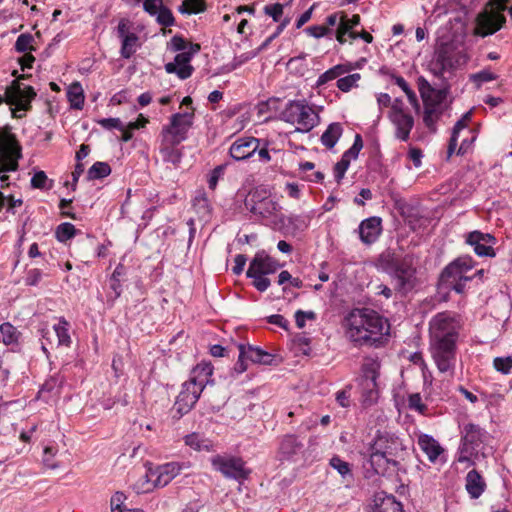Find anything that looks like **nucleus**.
<instances>
[{"instance_id": "nucleus-1", "label": "nucleus", "mask_w": 512, "mask_h": 512, "mask_svg": "<svg viewBox=\"0 0 512 512\" xmlns=\"http://www.w3.org/2000/svg\"><path fill=\"white\" fill-rule=\"evenodd\" d=\"M346 336L359 346L378 348L389 336L390 324L371 308H354L345 317Z\"/></svg>"}, {"instance_id": "nucleus-2", "label": "nucleus", "mask_w": 512, "mask_h": 512, "mask_svg": "<svg viewBox=\"0 0 512 512\" xmlns=\"http://www.w3.org/2000/svg\"><path fill=\"white\" fill-rule=\"evenodd\" d=\"M378 261L383 271L392 278L394 290L401 296H406L418 285V260L413 254L400 257L387 250L380 255Z\"/></svg>"}, {"instance_id": "nucleus-3", "label": "nucleus", "mask_w": 512, "mask_h": 512, "mask_svg": "<svg viewBox=\"0 0 512 512\" xmlns=\"http://www.w3.org/2000/svg\"><path fill=\"white\" fill-rule=\"evenodd\" d=\"M283 121L297 125L296 130L309 132L319 122V116L306 100H290L280 113Z\"/></svg>"}, {"instance_id": "nucleus-4", "label": "nucleus", "mask_w": 512, "mask_h": 512, "mask_svg": "<svg viewBox=\"0 0 512 512\" xmlns=\"http://www.w3.org/2000/svg\"><path fill=\"white\" fill-rule=\"evenodd\" d=\"M456 341L448 339H431L430 351L432 358L441 373L454 374L456 363Z\"/></svg>"}, {"instance_id": "nucleus-5", "label": "nucleus", "mask_w": 512, "mask_h": 512, "mask_svg": "<svg viewBox=\"0 0 512 512\" xmlns=\"http://www.w3.org/2000/svg\"><path fill=\"white\" fill-rule=\"evenodd\" d=\"M380 364L376 360H369L362 366V376L359 386L361 401L364 406L373 405L379 397L377 379L379 377Z\"/></svg>"}, {"instance_id": "nucleus-6", "label": "nucleus", "mask_w": 512, "mask_h": 512, "mask_svg": "<svg viewBox=\"0 0 512 512\" xmlns=\"http://www.w3.org/2000/svg\"><path fill=\"white\" fill-rule=\"evenodd\" d=\"M24 78L25 75H22L17 80L12 81L11 85L6 88L5 95H0V105L6 102L24 111L31 108V101L35 98L36 92L31 86H23L20 83V79Z\"/></svg>"}, {"instance_id": "nucleus-7", "label": "nucleus", "mask_w": 512, "mask_h": 512, "mask_svg": "<svg viewBox=\"0 0 512 512\" xmlns=\"http://www.w3.org/2000/svg\"><path fill=\"white\" fill-rule=\"evenodd\" d=\"M486 431L479 425L469 423L464 426L461 437L459 462H469L470 457L477 453L486 438Z\"/></svg>"}, {"instance_id": "nucleus-8", "label": "nucleus", "mask_w": 512, "mask_h": 512, "mask_svg": "<svg viewBox=\"0 0 512 512\" xmlns=\"http://www.w3.org/2000/svg\"><path fill=\"white\" fill-rule=\"evenodd\" d=\"M211 464L224 477L240 483L246 480L250 474V470L245 467L244 461L239 457L216 455L212 457Z\"/></svg>"}, {"instance_id": "nucleus-9", "label": "nucleus", "mask_w": 512, "mask_h": 512, "mask_svg": "<svg viewBox=\"0 0 512 512\" xmlns=\"http://www.w3.org/2000/svg\"><path fill=\"white\" fill-rule=\"evenodd\" d=\"M459 321L455 314L445 311L435 315L430 321V339L458 338Z\"/></svg>"}, {"instance_id": "nucleus-10", "label": "nucleus", "mask_w": 512, "mask_h": 512, "mask_svg": "<svg viewBox=\"0 0 512 512\" xmlns=\"http://www.w3.org/2000/svg\"><path fill=\"white\" fill-rule=\"evenodd\" d=\"M506 23L505 16L494 8L486 7L475 20L474 35L486 37L499 31Z\"/></svg>"}, {"instance_id": "nucleus-11", "label": "nucleus", "mask_w": 512, "mask_h": 512, "mask_svg": "<svg viewBox=\"0 0 512 512\" xmlns=\"http://www.w3.org/2000/svg\"><path fill=\"white\" fill-rule=\"evenodd\" d=\"M246 206L254 215H259L264 219L276 216L281 210L277 200L267 196L265 190L256 189L246 201Z\"/></svg>"}, {"instance_id": "nucleus-12", "label": "nucleus", "mask_w": 512, "mask_h": 512, "mask_svg": "<svg viewBox=\"0 0 512 512\" xmlns=\"http://www.w3.org/2000/svg\"><path fill=\"white\" fill-rule=\"evenodd\" d=\"M193 116V113L189 112L173 114L170 124L163 127L162 134L171 137L172 145L180 144L187 138V133L193 124Z\"/></svg>"}, {"instance_id": "nucleus-13", "label": "nucleus", "mask_w": 512, "mask_h": 512, "mask_svg": "<svg viewBox=\"0 0 512 512\" xmlns=\"http://www.w3.org/2000/svg\"><path fill=\"white\" fill-rule=\"evenodd\" d=\"M199 50V44H190L188 51L178 53L173 62L165 64L166 72L176 74L182 80L189 78L194 71V68L190 65V61Z\"/></svg>"}, {"instance_id": "nucleus-14", "label": "nucleus", "mask_w": 512, "mask_h": 512, "mask_svg": "<svg viewBox=\"0 0 512 512\" xmlns=\"http://www.w3.org/2000/svg\"><path fill=\"white\" fill-rule=\"evenodd\" d=\"M182 468L183 465L178 462H169L150 468L146 473L147 481L152 483L153 487H164L180 473Z\"/></svg>"}, {"instance_id": "nucleus-15", "label": "nucleus", "mask_w": 512, "mask_h": 512, "mask_svg": "<svg viewBox=\"0 0 512 512\" xmlns=\"http://www.w3.org/2000/svg\"><path fill=\"white\" fill-rule=\"evenodd\" d=\"M496 242L497 240L494 235L478 230L468 233L466 237V243L473 246L475 254L480 257H495L496 252L493 246Z\"/></svg>"}, {"instance_id": "nucleus-16", "label": "nucleus", "mask_w": 512, "mask_h": 512, "mask_svg": "<svg viewBox=\"0 0 512 512\" xmlns=\"http://www.w3.org/2000/svg\"><path fill=\"white\" fill-rule=\"evenodd\" d=\"M279 264L265 251H259L251 260L246 276L268 275L277 271Z\"/></svg>"}, {"instance_id": "nucleus-17", "label": "nucleus", "mask_w": 512, "mask_h": 512, "mask_svg": "<svg viewBox=\"0 0 512 512\" xmlns=\"http://www.w3.org/2000/svg\"><path fill=\"white\" fill-rule=\"evenodd\" d=\"M201 393V388L193 387L184 382L182 384V389L174 403V408L181 416L187 414L196 404Z\"/></svg>"}, {"instance_id": "nucleus-18", "label": "nucleus", "mask_w": 512, "mask_h": 512, "mask_svg": "<svg viewBox=\"0 0 512 512\" xmlns=\"http://www.w3.org/2000/svg\"><path fill=\"white\" fill-rule=\"evenodd\" d=\"M259 139L254 137H241L233 142L229 149L230 156L241 161L253 156L259 148Z\"/></svg>"}, {"instance_id": "nucleus-19", "label": "nucleus", "mask_w": 512, "mask_h": 512, "mask_svg": "<svg viewBox=\"0 0 512 512\" xmlns=\"http://www.w3.org/2000/svg\"><path fill=\"white\" fill-rule=\"evenodd\" d=\"M369 459L367 460L365 467L369 465L371 470L378 475H385L390 466L393 467V471L398 470L399 461L389 458L377 449H372Z\"/></svg>"}, {"instance_id": "nucleus-20", "label": "nucleus", "mask_w": 512, "mask_h": 512, "mask_svg": "<svg viewBox=\"0 0 512 512\" xmlns=\"http://www.w3.org/2000/svg\"><path fill=\"white\" fill-rule=\"evenodd\" d=\"M212 374L213 366L210 363H200L192 369L190 378L186 383L193 387L201 388V392H203L208 384H213Z\"/></svg>"}, {"instance_id": "nucleus-21", "label": "nucleus", "mask_w": 512, "mask_h": 512, "mask_svg": "<svg viewBox=\"0 0 512 512\" xmlns=\"http://www.w3.org/2000/svg\"><path fill=\"white\" fill-rule=\"evenodd\" d=\"M359 236L363 243L372 244L374 243L381 234V218L370 217L363 220L359 225Z\"/></svg>"}, {"instance_id": "nucleus-22", "label": "nucleus", "mask_w": 512, "mask_h": 512, "mask_svg": "<svg viewBox=\"0 0 512 512\" xmlns=\"http://www.w3.org/2000/svg\"><path fill=\"white\" fill-rule=\"evenodd\" d=\"M389 118L396 127V138L401 141H407L414 126L413 116L408 113H398L390 114Z\"/></svg>"}, {"instance_id": "nucleus-23", "label": "nucleus", "mask_w": 512, "mask_h": 512, "mask_svg": "<svg viewBox=\"0 0 512 512\" xmlns=\"http://www.w3.org/2000/svg\"><path fill=\"white\" fill-rule=\"evenodd\" d=\"M474 261L470 256H463L455 259L441 272V279L449 280L451 277H461L465 272L472 269Z\"/></svg>"}, {"instance_id": "nucleus-24", "label": "nucleus", "mask_w": 512, "mask_h": 512, "mask_svg": "<svg viewBox=\"0 0 512 512\" xmlns=\"http://www.w3.org/2000/svg\"><path fill=\"white\" fill-rule=\"evenodd\" d=\"M486 482L476 470H470L465 477V489L471 499H478L486 490Z\"/></svg>"}, {"instance_id": "nucleus-25", "label": "nucleus", "mask_w": 512, "mask_h": 512, "mask_svg": "<svg viewBox=\"0 0 512 512\" xmlns=\"http://www.w3.org/2000/svg\"><path fill=\"white\" fill-rule=\"evenodd\" d=\"M433 57L450 70L454 69L459 63V54L450 43H441L436 48Z\"/></svg>"}, {"instance_id": "nucleus-26", "label": "nucleus", "mask_w": 512, "mask_h": 512, "mask_svg": "<svg viewBox=\"0 0 512 512\" xmlns=\"http://www.w3.org/2000/svg\"><path fill=\"white\" fill-rule=\"evenodd\" d=\"M238 349L242 356H246L253 363L270 365L273 361V355L259 347L239 344Z\"/></svg>"}, {"instance_id": "nucleus-27", "label": "nucleus", "mask_w": 512, "mask_h": 512, "mask_svg": "<svg viewBox=\"0 0 512 512\" xmlns=\"http://www.w3.org/2000/svg\"><path fill=\"white\" fill-rule=\"evenodd\" d=\"M372 449H377L392 458L397 456L399 451H403V446L398 437L379 436Z\"/></svg>"}, {"instance_id": "nucleus-28", "label": "nucleus", "mask_w": 512, "mask_h": 512, "mask_svg": "<svg viewBox=\"0 0 512 512\" xmlns=\"http://www.w3.org/2000/svg\"><path fill=\"white\" fill-rule=\"evenodd\" d=\"M418 445L433 463H435L438 457L444 452L440 444L432 436L427 434H422L419 437Z\"/></svg>"}, {"instance_id": "nucleus-29", "label": "nucleus", "mask_w": 512, "mask_h": 512, "mask_svg": "<svg viewBox=\"0 0 512 512\" xmlns=\"http://www.w3.org/2000/svg\"><path fill=\"white\" fill-rule=\"evenodd\" d=\"M374 512H403L402 504L393 495L378 493L375 496Z\"/></svg>"}, {"instance_id": "nucleus-30", "label": "nucleus", "mask_w": 512, "mask_h": 512, "mask_svg": "<svg viewBox=\"0 0 512 512\" xmlns=\"http://www.w3.org/2000/svg\"><path fill=\"white\" fill-rule=\"evenodd\" d=\"M192 206L201 220H209L212 208L204 190H199L196 192Z\"/></svg>"}, {"instance_id": "nucleus-31", "label": "nucleus", "mask_w": 512, "mask_h": 512, "mask_svg": "<svg viewBox=\"0 0 512 512\" xmlns=\"http://www.w3.org/2000/svg\"><path fill=\"white\" fill-rule=\"evenodd\" d=\"M303 446V442L296 435L289 434L282 438L279 451L284 457L289 458L300 452Z\"/></svg>"}, {"instance_id": "nucleus-32", "label": "nucleus", "mask_w": 512, "mask_h": 512, "mask_svg": "<svg viewBox=\"0 0 512 512\" xmlns=\"http://www.w3.org/2000/svg\"><path fill=\"white\" fill-rule=\"evenodd\" d=\"M343 133L342 125L334 122L328 125L327 129L321 136V143L328 149H332Z\"/></svg>"}, {"instance_id": "nucleus-33", "label": "nucleus", "mask_w": 512, "mask_h": 512, "mask_svg": "<svg viewBox=\"0 0 512 512\" xmlns=\"http://www.w3.org/2000/svg\"><path fill=\"white\" fill-rule=\"evenodd\" d=\"M185 444L196 451H210L212 442L199 433H191L186 435Z\"/></svg>"}, {"instance_id": "nucleus-34", "label": "nucleus", "mask_w": 512, "mask_h": 512, "mask_svg": "<svg viewBox=\"0 0 512 512\" xmlns=\"http://www.w3.org/2000/svg\"><path fill=\"white\" fill-rule=\"evenodd\" d=\"M67 98L74 109H82L84 104V92L79 82L72 83L67 90Z\"/></svg>"}, {"instance_id": "nucleus-35", "label": "nucleus", "mask_w": 512, "mask_h": 512, "mask_svg": "<svg viewBox=\"0 0 512 512\" xmlns=\"http://www.w3.org/2000/svg\"><path fill=\"white\" fill-rule=\"evenodd\" d=\"M425 102V110L423 122L431 132H436V122L442 114V109L436 106H430L428 101Z\"/></svg>"}, {"instance_id": "nucleus-36", "label": "nucleus", "mask_w": 512, "mask_h": 512, "mask_svg": "<svg viewBox=\"0 0 512 512\" xmlns=\"http://www.w3.org/2000/svg\"><path fill=\"white\" fill-rule=\"evenodd\" d=\"M139 37L135 33H130L121 40L120 54L123 58L129 59L137 51L139 46Z\"/></svg>"}, {"instance_id": "nucleus-37", "label": "nucleus", "mask_w": 512, "mask_h": 512, "mask_svg": "<svg viewBox=\"0 0 512 512\" xmlns=\"http://www.w3.org/2000/svg\"><path fill=\"white\" fill-rule=\"evenodd\" d=\"M69 322L61 317L59 322L53 326L58 339V345L69 347L71 344V337L69 335Z\"/></svg>"}, {"instance_id": "nucleus-38", "label": "nucleus", "mask_w": 512, "mask_h": 512, "mask_svg": "<svg viewBox=\"0 0 512 512\" xmlns=\"http://www.w3.org/2000/svg\"><path fill=\"white\" fill-rule=\"evenodd\" d=\"M19 335L20 333L11 323L5 322L0 325V342H3L5 345L16 343Z\"/></svg>"}, {"instance_id": "nucleus-39", "label": "nucleus", "mask_w": 512, "mask_h": 512, "mask_svg": "<svg viewBox=\"0 0 512 512\" xmlns=\"http://www.w3.org/2000/svg\"><path fill=\"white\" fill-rule=\"evenodd\" d=\"M206 10V4L204 0H184L183 3L178 7V11L181 14H198Z\"/></svg>"}, {"instance_id": "nucleus-40", "label": "nucleus", "mask_w": 512, "mask_h": 512, "mask_svg": "<svg viewBox=\"0 0 512 512\" xmlns=\"http://www.w3.org/2000/svg\"><path fill=\"white\" fill-rule=\"evenodd\" d=\"M111 174V167L107 162H95L88 170V180H96Z\"/></svg>"}, {"instance_id": "nucleus-41", "label": "nucleus", "mask_w": 512, "mask_h": 512, "mask_svg": "<svg viewBox=\"0 0 512 512\" xmlns=\"http://www.w3.org/2000/svg\"><path fill=\"white\" fill-rule=\"evenodd\" d=\"M473 277H467L461 275V277H451L449 280H444L440 278V284L445 285L446 288L454 290L456 293H463L466 288V282L470 281Z\"/></svg>"}, {"instance_id": "nucleus-42", "label": "nucleus", "mask_w": 512, "mask_h": 512, "mask_svg": "<svg viewBox=\"0 0 512 512\" xmlns=\"http://www.w3.org/2000/svg\"><path fill=\"white\" fill-rule=\"evenodd\" d=\"M76 233L75 226L69 222L61 223L55 231L56 238L59 242H66Z\"/></svg>"}, {"instance_id": "nucleus-43", "label": "nucleus", "mask_w": 512, "mask_h": 512, "mask_svg": "<svg viewBox=\"0 0 512 512\" xmlns=\"http://www.w3.org/2000/svg\"><path fill=\"white\" fill-rule=\"evenodd\" d=\"M392 78L395 84L399 86L402 89V91L406 94L409 103L414 107H418L419 104L417 96L415 92L410 88L407 81L401 76H393Z\"/></svg>"}, {"instance_id": "nucleus-44", "label": "nucleus", "mask_w": 512, "mask_h": 512, "mask_svg": "<svg viewBox=\"0 0 512 512\" xmlns=\"http://www.w3.org/2000/svg\"><path fill=\"white\" fill-rule=\"evenodd\" d=\"M497 76L488 69L481 70L471 74L469 80L475 84L476 88H480L484 83L493 81Z\"/></svg>"}, {"instance_id": "nucleus-45", "label": "nucleus", "mask_w": 512, "mask_h": 512, "mask_svg": "<svg viewBox=\"0 0 512 512\" xmlns=\"http://www.w3.org/2000/svg\"><path fill=\"white\" fill-rule=\"evenodd\" d=\"M330 465L333 467L343 478L347 476L352 477L350 464L342 460L339 456H333L330 459Z\"/></svg>"}, {"instance_id": "nucleus-46", "label": "nucleus", "mask_w": 512, "mask_h": 512, "mask_svg": "<svg viewBox=\"0 0 512 512\" xmlns=\"http://www.w3.org/2000/svg\"><path fill=\"white\" fill-rule=\"evenodd\" d=\"M161 154L165 162L172 163L175 166H177L182 159V153L180 150L170 146L162 148Z\"/></svg>"}, {"instance_id": "nucleus-47", "label": "nucleus", "mask_w": 512, "mask_h": 512, "mask_svg": "<svg viewBox=\"0 0 512 512\" xmlns=\"http://www.w3.org/2000/svg\"><path fill=\"white\" fill-rule=\"evenodd\" d=\"M34 38L30 33H23L18 36L15 42V50L19 53H25L28 50H34L32 42Z\"/></svg>"}, {"instance_id": "nucleus-48", "label": "nucleus", "mask_w": 512, "mask_h": 512, "mask_svg": "<svg viewBox=\"0 0 512 512\" xmlns=\"http://www.w3.org/2000/svg\"><path fill=\"white\" fill-rule=\"evenodd\" d=\"M361 76L359 73L347 75L337 80V87L343 92H348L356 86V83L360 80Z\"/></svg>"}, {"instance_id": "nucleus-49", "label": "nucleus", "mask_w": 512, "mask_h": 512, "mask_svg": "<svg viewBox=\"0 0 512 512\" xmlns=\"http://www.w3.org/2000/svg\"><path fill=\"white\" fill-rule=\"evenodd\" d=\"M155 16L157 23L161 26L170 27L175 24V18L171 10L164 5Z\"/></svg>"}, {"instance_id": "nucleus-50", "label": "nucleus", "mask_w": 512, "mask_h": 512, "mask_svg": "<svg viewBox=\"0 0 512 512\" xmlns=\"http://www.w3.org/2000/svg\"><path fill=\"white\" fill-rule=\"evenodd\" d=\"M363 148V140L360 134H356L354 138V142L352 146L344 152L342 157L346 159H356L359 155V152Z\"/></svg>"}, {"instance_id": "nucleus-51", "label": "nucleus", "mask_w": 512, "mask_h": 512, "mask_svg": "<svg viewBox=\"0 0 512 512\" xmlns=\"http://www.w3.org/2000/svg\"><path fill=\"white\" fill-rule=\"evenodd\" d=\"M494 368L503 374H509L512 369V358L508 357H496L493 361Z\"/></svg>"}, {"instance_id": "nucleus-52", "label": "nucleus", "mask_w": 512, "mask_h": 512, "mask_svg": "<svg viewBox=\"0 0 512 512\" xmlns=\"http://www.w3.org/2000/svg\"><path fill=\"white\" fill-rule=\"evenodd\" d=\"M191 43H188L182 36L175 35L171 38L169 42V48L170 50L174 52H184L189 50V45Z\"/></svg>"}, {"instance_id": "nucleus-53", "label": "nucleus", "mask_w": 512, "mask_h": 512, "mask_svg": "<svg viewBox=\"0 0 512 512\" xmlns=\"http://www.w3.org/2000/svg\"><path fill=\"white\" fill-rule=\"evenodd\" d=\"M429 71L438 79L443 80L444 73L446 71H450L446 66L443 65L442 62L438 61L434 57L431 59L428 65Z\"/></svg>"}, {"instance_id": "nucleus-54", "label": "nucleus", "mask_w": 512, "mask_h": 512, "mask_svg": "<svg viewBox=\"0 0 512 512\" xmlns=\"http://www.w3.org/2000/svg\"><path fill=\"white\" fill-rule=\"evenodd\" d=\"M350 159H346L344 157L341 158L334 166V176L337 183H340L344 178V175L349 168Z\"/></svg>"}, {"instance_id": "nucleus-55", "label": "nucleus", "mask_w": 512, "mask_h": 512, "mask_svg": "<svg viewBox=\"0 0 512 512\" xmlns=\"http://www.w3.org/2000/svg\"><path fill=\"white\" fill-rule=\"evenodd\" d=\"M126 496L122 492H116L110 500L111 512H121L123 508H126L124 502Z\"/></svg>"}, {"instance_id": "nucleus-56", "label": "nucleus", "mask_w": 512, "mask_h": 512, "mask_svg": "<svg viewBox=\"0 0 512 512\" xmlns=\"http://www.w3.org/2000/svg\"><path fill=\"white\" fill-rule=\"evenodd\" d=\"M226 165H218L212 171L208 179V187L214 190L217 186L219 178L224 174Z\"/></svg>"}, {"instance_id": "nucleus-57", "label": "nucleus", "mask_w": 512, "mask_h": 512, "mask_svg": "<svg viewBox=\"0 0 512 512\" xmlns=\"http://www.w3.org/2000/svg\"><path fill=\"white\" fill-rule=\"evenodd\" d=\"M316 314L313 311H302L298 310L295 313V322L298 328L302 329L305 327L306 320H314Z\"/></svg>"}, {"instance_id": "nucleus-58", "label": "nucleus", "mask_w": 512, "mask_h": 512, "mask_svg": "<svg viewBox=\"0 0 512 512\" xmlns=\"http://www.w3.org/2000/svg\"><path fill=\"white\" fill-rule=\"evenodd\" d=\"M264 12L271 16L275 22H278L283 14V5L280 3L267 5L264 8Z\"/></svg>"}, {"instance_id": "nucleus-59", "label": "nucleus", "mask_w": 512, "mask_h": 512, "mask_svg": "<svg viewBox=\"0 0 512 512\" xmlns=\"http://www.w3.org/2000/svg\"><path fill=\"white\" fill-rule=\"evenodd\" d=\"M247 278L253 279V286L260 292L266 291L271 284L265 275L247 276Z\"/></svg>"}, {"instance_id": "nucleus-60", "label": "nucleus", "mask_w": 512, "mask_h": 512, "mask_svg": "<svg viewBox=\"0 0 512 512\" xmlns=\"http://www.w3.org/2000/svg\"><path fill=\"white\" fill-rule=\"evenodd\" d=\"M163 7L162 0H144L143 9L149 15L154 16Z\"/></svg>"}, {"instance_id": "nucleus-61", "label": "nucleus", "mask_w": 512, "mask_h": 512, "mask_svg": "<svg viewBox=\"0 0 512 512\" xmlns=\"http://www.w3.org/2000/svg\"><path fill=\"white\" fill-rule=\"evenodd\" d=\"M48 181L47 175L44 171L36 172L31 178V186L36 189H47L46 183Z\"/></svg>"}, {"instance_id": "nucleus-62", "label": "nucleus", "mask_w": 512, "mask_h": 512, "mask_svg": "<svg viewBox=\"0 0 512 512\" xmlns=\"http://www.w3.org/2000/svg\"><path fill=\"white\" fill-rule=\"evenodd\" d=\"M56 451L52 447L44 448L43 464L49 469H57L59 467L57 462H53L52 458L55 456Z\"/></svg>"}, {"instance_id": "nucleus-63", "label": "nucleus", "mask_w": 512, "mask_h": 512, "mask_svg": "<svg viewBox=\"0 0 512 512\" xmlns=\"http://www.w3.org/2000/svg\"><path fill=\"white\" fill-rule=\"evenodd\" d=\"M360 16L358 14H354L350 19L347 18L346 15L341 17L339 25L343 28H347V31L350 32L354 27L360 24Z\"/></svg>"}, {"instance_id": "nucleus-64", "label": "nucleus", "mask_w": 512, "mask_h": 512, "mask_svg": "<svg viewBox=\"0 0 512 512\" xmlns=\"http://www.w3.org/2000/svg\"><path fill=\"white\" fill-rule=\"evenodd\" d=\"M41 278H42V273H41L40 269H37V268L30 269L27 272V275L25 278V283L28 286H35L39 283Z\"/></svg>"}]
</instances>
